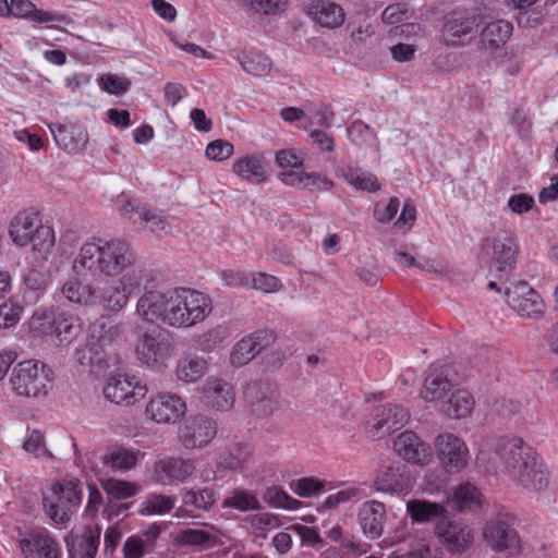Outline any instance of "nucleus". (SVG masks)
<instances>
[{
	"label": "nucleus",
	"mask_w": 558,
	"mask_h": 558,
	"mask_svg": "<svg viewBox=\"0 0 558 558\" xmlns=\"http://www.w3.org/2000/svg\"><path fill=\"white\" fill-rule=\"evenodd\" d=\"M477 460L487 472L504 473L529 494L545 490L550 482V472L542 457L519 437L498 438L492 451H482Z\"/></svg>",
	"instance_id": "nucleus-1"
},
{
	"label": "nucleus",
	"mask_w": 558,
	"mask_h": 558,
	"mask_svg": "<svg viewBox=\"0 0 558 558\" xmlns=\"http://www.w3.org/2000/svg\"><path fill=\"white\" fill-rule=\"evenodd\" d=\"M136 253L122 239H93L85 242L74 258L72 269L77 277L106 276L116 277L132 267Z\"/></svg>",
	"instance_id": "nucleus-2"
},
{
	"label": "nucleus",
	"mask_w": 558,
	"mask_h": 558,
	"mask_svg": "<svg viewBox=\"0 0 558 558\" xmlns=\"http://www.w3.org/2000/svg\"><path fill=\"white\" fill-rule=\"evenodd\" d=\"M52 380L51 369L33 360L17 363L10 375L13 392L26 398H45L52 389Z\"/></svg>",
	"instance_id": "nucleus-3"
},
{
	"label": "nucleus",
	"mask_w": 558,
	"mask_h": 558,
	"mask_svg": "<svg viewBox=\"0 0 558 558\" xmlns=\"http://www.w3.org/2000/svg\"><path fill=\"white\" fill-rule=\"evenodd\" d=\"M483 537L494 551L507 556H518L522 551V542L515 530V518L509 513H499L487 520L483 527Z\"/></svg>",
	"instance_id": "nucleus-4"
},
{
	"label": "nucleus",
	"mask_w": 558,
	"mask_h": 558,
	"mask_svg": "<svg viewBox=\"0 0 558 558\" xmlns=\"http://www.w3.org/2000/svg\"><path fill=\"white\" fill-rule=\"evenodd\" d=\"M82 486L77 481L54 484L43 502L47 515L56 523L68 522L82 501Z\"/></svg>",
	"instance_id": "nucleus-5"
},
{
	"label": "nucleus",
	"mask_w": 558,
	"mask_h": 558,
	"mask_svg": "<svg viewBox=\"0 0 558 558\" xmlns=\"http://www.w3.org/2000/svg\"><path fill=\"white\" fill-rule=\"evenodd\" d=\"M177 293L174 328L193 327L211 312V300L204 293L186 288H177Z\"/></svg>",
	"instance_id": "nucleus-6"
},
{
	"label": "nucleus",
	"mask_w": 558,
	"mask_h": 558,
	"mask_svg": "<svg viewBox=\"0 0 558 558\" xmlns=\"http://www.w3.org/2000/svg\"><path fill=\"white\" fill-rule=\"evenodd\" d=\"M251 413L257 417L281 416L289 402L281 397L278 388L269 383H253L245 391Z\"/></svg>",
	"instance_id": "nucleus-7"
},
{
	"label": "nucleus",
	"mask_w": 558,
	"mask_h": 558,
	"mask_svg": "<svg viewBox=\"0 0 558 558\" xmlns=\"http://www.w3.org/2000/svg\"><path fill=\"white\" fill-rule=\"evenodd\" d=\"M434 446L436 457L447 473L457 474L468 466L470 450L461 437L452 433L439 434Z\"/></svg>",
	"instance_id": "nucleus-8"
},
{
	"label": "nucleus",
	"mask_w": 558,
	"mask_h": 558,
	"mask_svg": "<svg viewBox=\"0 0 558 558\" xmlns=\"http://www.w3.org/2000/svg\"><path fill=\"white\" fill-rule=\"evenodd\" d=\"M99 337L90 336L86 343L76 349V360L81 365L96 366L99 369L108 366L109 355L106 351V343L111 342L121 333L120 327L113 324H104Z\"/></svg>",
	"instance_id": "nucleus-9"
},
{
	"label": "nucleus",
	"mask_w": 558,
	"mask_h": 558,
	"mask_svg": "<svg viewBox=\"0 0 558 558\" xmlns=\"http://www.w3.org/2000/svg\"><path fill=\"white\" fill-rule=\"evenodd\" d=\"M492 248L489 274L499 280L507 279L515 267L519 253L518 242L511 235H498L494 238Z\"/></svg>",
	"instance_id": "nucleus-10"
},
{
	"label": "nucleus",
	"mask_w": 558,
	"mask_h": 558,
	"mask_svg": "<svg viewBox=\"0 0 558 558\" xmlns=\"http://www.w3.org/2000/svg\"><path fill=\"white\" fill-rule=\"evenodd\" d=\"M410 420V412L396 403L379 405L369 422L368 433L373 438H384L403 427Z\"/></svg>",
	"instance_id": "nucleus-11"
},
{
	"label": "nucleus",
	"mask_w": 558,
	"mask_h": 558,
	"mask_svg": "<svg viewBox=\"0 0 558 558\" xmlns=\"http://www.w3.org/2000/svg\"><path fill=\"white\" fill-rule=\"evenodd\" d=\"M133 379L122 374L109 377L102 390L105 398L119 405H130L144 398L147 388Z\"/></svg>",
	"instance_id": "nucleus-12"
},
{
	"label": "nucleus",
	"mask_w": 558,
	"mask_h": 558,
	"mask_svg": "<svg viewBox=\"0 0 558 558\" xmlns=\"http://www.w3.org/2000/svg\"><path fill=\"white\" fill-rule=\"evenodd\" d=\"M186 411L185 402L175 393L162 392L146 407V416L158 424H174Z\"/></svg>",
	"instance_id": "nucleus-13"
},
{
	"label": "nucleus",
	"mask_w": 558,
	"mask_h": 558,
	"mask_svg": "<svg viewBox=\"0 0 558 558\" xmlns=\"http://www.w3.org/2000/svg\"><path fill=\"white\" fill-rule=\"evenodd\" d=\"M396 453L407 462L425 466L433 460V449L416 433L405 430L393 441Z\"/></svg>",
	"instance_id": "nucleus-14"
},
{
	"label": "nucleus",
	"mask_w": 558,
	"mask_h": 558,
	"mask_svg": "<svg viewBox=\"0 0 558 558\" xmlns=\"http://www.w3.org/2000/svg\"><path fill=\"white\" fill-rule=\"evenodd\" d=\"M508 304L520 316L538 318L544 314L541 295L526 282H518L507 290Z\"/></svg>",
	"instance_id": "nucleus-15"
},
{
	"label": "nucleus",
	"mask_w": 558,
	"mask_h": 558,
	"mask_svg": "<svg viewBox=\"0 0 558 558\" xmlns=\"http://www.w3.org/2000/svg\"><path fill=\"white\" fill-rule=\"evenodd\" d=\"M436 534L449 551L462 553L471 547L474 541V531L461 521L441 519L435 527Z\"/></svg>",
	"instance_id": "nucleus-16"
},
{
	"label": "nucleus",
	"mask_w": 558,
	"mask_h": 558,
	"mask_svg": "<svg viewBox=\"0 0 558 558\" xmlns=\"http://www.w3.org/2000/svg\"><path fill=\"white\" fill-rule=\"evenodd\" d=\"M41 215L35 208H26L12 217L8 227V234L17 247H26L32 236L43 227Z\"/></svg>",
	"instance_id": "nucleus-17"
},
{
	"label": "nucleus",
	"mask_w": 558,
	"mask_h": 558,
	"mask_svg": "<svg viewBox=\"0 0 558 558\" xmlns=\"http://www.w3.org/2000/svg\"><path fill=\"white\" fill-rule=\"evenodd\" d=\"M478 26L480 19L477 15L452 13L446 20L442 37L447 45H465L474 36Z\"/></svg>",
	"instance_id": "nucleus-18"
},
{
	"label": "nucleus",
	"mask_w": 558,
	"mask_h": 558,
	"mask_svg": "<svg viewBox=\"0 0 558 558\" xmlns=\"http://www.w3.org/2000/svg\"><path fill=\"white\" fill-rule=\"evenodd\" d=\"M216 432L214 421L206 416H195L180 428L179 438L187 449L203 448L210 442Z\"/></svg>",
	"instance_id": "nucleus-19"
},
{
	"label": "nucleus",
	"mask_w": 558,
	"mask_h": 558,
	"mask_svg": "<svg viewBox=\"0 0 558 558\" xmlns=\"http://www.w3.org/2000/svg\"><path fill=\"white\" fill-rule=\"evenodd\" d=\"M373 486L380 493H403L410 488L411 478L405 466L399 462L381 464L376 471Z\"/></svg>",
	"instance_id": "nucleus-20"
},
{
	"label": "nucleus",
	"mask_w": 558,
	"mask_h": 558,
	"mask_svg": "<svg viewBox=\"0 0 558 558\" xmlns=\"http://www.w3.org/2000/svg\"><path fill=\"white\" fill-rule=\"evenodd\" d=\"M202 402L218 411L230 410L235 401V393L230 383L222 378L209 377L201 387Z\"/></svg>",
	"instance_id": "nucleus-21"
},
{
	"label": "nucleus",
	"mask_w": 558,
	"mask_h": 558,
	"mask_svg": "<svg viewBox=\"0 0 558 558\" xmlns=\"http://www.w3.org/2000/svg\"><path fill=\"white\" fill-rule=\"evenodd\" d=\"M20 547L25 558H61L58 542L46 530L28 533Z\"/></svg>",
	"instance_id": "nucleus-22"
},
{
	"label": "nucleus",
	"mask_w": 558,
	"mask_h": 558,
	"mask_svg": "<svg viewBox=\"0 0 558 558\" xmlns=\"http://www.w3.org/2000/svg\"><path fill=\"white\" fill-rule=\"evenodd\" d=\"M359 521L364 535L371 539L381 536L386 523V507L377 500L362 504L359 509Z\"/></svg>",
	"instance_id": "nucleus-23"
},
{
	"label": "nucleus",
	"mask_w": 558,
	"mask_h": 558,
	"mask_svg": "<svg viewBox=\"0 0 558 558\" xmlns=\"http://www.w3.org/2000/svg\"><path fill=\"white\" fill-rule=\"evenodd\" d=\"M452 388L453 384L448 378V373L444 367H429L420 395L426 402H435L447 397Z\"/></svg>",
	"instance_id": "nucleus-24"
},
{
	"label": "nucleus",
	"mask_w": 558,
	"mask_h": 558,
	"mask_svg": "<svg viewBox=\"0 0 558 558\" xmlns=\"http://www.w3.org/2000/svg\"><path fill=\"white\" fill-rule=\"evenodd\" d=\"M174 541L180 546H193L203 550L222 545L220 532L214 525L203 529H183L177 533Z\"/></svg>",
	"instance_id": "nucleus-25"
},
{
	"label": "nucleus",
	"mask_w": 558,
	"mask_h": 558,
	"mask_svg": "<svg viewBox=\"0 0 558 558\" xmlns=\"http://www.w3.org/2000/svg\"><path fill=\"white\" fill-rule=\"evenodd\" d=\"M306 13L320 26L336 28L343 24L345 14L343 9L330 0H315L307 4Z\"/></svg>",
	"instance_id": "nucleus-26"
},
{
	"label": "nucleus",
	"mask_w": 558,
	"mask_h": 558,
	"mask_svg": "<svg viewBox=\"0 0 558 558\" xmlns=\"http://www.w3.org/2000/svg\"><path fill=\"white\" fill-rule=\"evenodd\" d=\"M136 355L140 361L150 365L165 360L171 351V343L163 337L145 333L136 344Z\"/></svg>",
	"instance_id": "nucleus-27"
},
{
	"label": "nucleus",
	"mask_w": 558,
	"mask_h": 558,
	"mask_svg": "<svg viewBox=\"0 0 558 558\" xmlns=\"http://www.w3.org/2000/svg\"><path fill=\"white\" fill-rule=\"evenodd\" d=\"M145 452L129 449L123 446H116L108 450L102 457V463L113 472H128L134 469Z\"/></svg>",
	"instance_id": "nucleus-28"
},
{
	"label": "nucleus",
	"mask_w": 558,
	"mask_h": 558,
	"mask_svg": "<svg viewBox=\"0 0 558 558\" xmlns=\"http://www.w3.org/2000/svg\"><path fill=\"white\" fill-rule=\"evenodd\" d=\"M510 22L498 20L488 23L481 32L480 47L485 50H499L512 34Z\"/></svg>",
	"instance_id": "nucleus-29"
},
{
	"label": "nucleus",
	"mask_w": 558,
	"mask_h": 558,
	"mask_svg": "<svg viewBox=\"0 0 558 558\" xmlns=\"http://www.w3.org/2000/svg\"><path fill=\"white\" fill-rule=\"evenodd\" d=\"M263 331L254 332L238 341L233 345L230 354L231 363L235 366H243L252 361L266 344V342L263 341Z\"/></svg>",
	"instance_id": "nucleus-30"
},
{
	"label": "nucleus",
	"mask_w": 558,
	"mask_h": 558,
	"mask_svg": "<svg viewBox=\"0 0 558 558\" xmlns=\"http://www.w3.org/2000/svg\"><path fill=\"white\" fill-rule=\"evenodd\" d=\"M474 404V398L469 391L457 389L450 391L449 397L442 401L441 412L451 418L459 420L470 415Z\"/></svg>",
	"instance_id": "nucleus-31"
},
{
	"label": "nucleus",
	"mask_w": 558,
	"mask_h": 558,
	"mask_svg": "<svg viewBox=\"0 0 558 558\" xmlns=\"http://www.w3.org/2000/svg\"><path fill=\"white\" fill-rule=\"evenodd\" d=\"M156 471L161 472L170 482H184L194 472L193 460L180 457H169L161 459L155 464Z\"/></svg>",
	"instance_id": "nucleus-32"
},
{
	"label": "nucleus",
	"mask_w": 558,
	"mask_h": 558,
	"mask_svg": "<svg viewBox=\"0 0 558 558\" xmlns=\"http://www.w3.org/2000/svg\"><path fill=\"white\" fill-rule=\"evenodd\" d=\"M10 16L26 19L38 23L65 21V16L39 10L29 0H11Z\"/></svg>",
	"instance_id": "nucleus-33"
},
{
	"label": "nucleus",
	"mask_w": 558,
	"mask_h": 558,
	"mask_svg": "<svg viewBox=\"0 0 558 558\" xmlns=\"http://www.w3.org/2000/svg\"><path fill=\"white\" fill-rule=\"evenodd\" d=\"M166 298V291L148 290L145 291L136 303V314L145 320H159L162 314V306Z\"/></svg>",
	"instance_id": "nucleus-34"
},
{
	"label": "nucleus",
	"mask_w": 558,
	"mask_h": 558,
	"mask_svg": "<svg viewBox=\"0 0 558 558\" xmlns=\"http://www.w3.org/2000/svg\"><path fill=\"white\" fill-rule=\"evenodd\" d=\"M96 288L92 283H82L78 278L65 281L61 289V295L69 302L80 305L93 304L96 300Z\"/></svg>",
	"instance_id": "nucleus-35"
},
{
	"label": "nucleus",
	"mask_w": 558,
	"mask_h": 558,
	"mask_svg": "<svg viewBox=\"0 0 558 558\" xmlns=\"http://www.w3.org/2000/svg\"><path fill=\"white\" fill-rule=\"evenodd\" d=\"M54 329L53 338L59 344H69L82 333L83 325L77 316L60 312L57 314Z\"/></svg>",
	"instance_id": "nucleus-36"
},
{
	"label": "nucleus",
	"mask_w": 558,
	"mask_h": 558,
	"mask_svg": "<svg viewBox=\"0 0 558 558\" xmlns=\"http://www.w3.org/2000/svg\"><path fill=\"white\" fill-rule=\"evenodd\" d=\"M175 501V496L150 493L140 504L138 513L143 517L166 515L174 509Z\"/></svg>",
	"instance_id": "nucleus-37"
},
{
	"label": "nucleus",
	"mask_w": 558,
	"mask_h": 558,
	"mask_svg": "<svg viewBox=\"0 0 558 558\" xmlns=\"http://www.w3.org/2000/svg\"><path fill=\"white\" fill-rule=\"evenodd\" d=\"M32 252L34 258L39 263H46L53 252L56 245L54 231L50 226L43 225L32 236Z\"/></svg>",
	"instance_id": "nucleus-38"
},
{
	"label": "nucleus",
	"mask_w": 558,
	"mask_h": 558,
	"mask_svg": "<svg viewBox=\"0 0 558 558\" xmlns=\"http://www.w3.org/2000/svg\"><path fill=\"white\" fill-rule=\"evenodd\" d=\"M340 175L348 184L357 191L373 193L380 190V183L377 177L361 168L344 167L340 170Z\"/></svg>",
	"instance_id": "nucleus-39"
},
{
	"label": "nucleus",
	"mask_w": 558,
	"mask_h": 558,
	"mask_svg": "<svg viewBox=\"0 0 558 558\" xmlns=\"http://www.w3.org/2000/svg\"><path fill=\"white\" fill-rule=\"evenodd\" d=\"M448 504L458 511L472 510L481 506V493L474 485L463 483L453 490Z\"/></svg>",
	"instance_id": "nucleus-40"
},
{
	"label": "nucleus",
	"mask_w": 558,
	"mask_h": 558,
	"mask_svg": "<svg viewBox=\"0 0 558 558\" xmlns=\"http://www.w3.org/2000/svg\"><path fill=\"white\" fill-rule=\"evenodd\" d=\"M49 129L53 135L56 144L69 154H76L85 148L87 138L83 133L74 135L73 130H69L61 124H50Z\"/></svg>",
	"instance_id": "nucleus-41"
},
{
	"label": "nucleus",
	"mask_w": 558,
	"mask_h": 558,
	"mask_svg": "<svg viewBox=\"0 0 558 558\" xmlns=\"http://www.w3.org/2000/svg\"><path fill=\"white\" fill-rule=\"evenodd\" d=\"M236 59L243 71L255 77L266 76L272 69L270 58L262 52H242Z\"/></svg>",
	"instance_id": "nucleus-42"
},
{
	"label": "nucleus",
	"mask_w": 558,
	"mask_h": 558,
	"mask_svg": "<svg viewBox=\"0 0 558 558\" xmlns=\"http://www.w3.org/2000/svg\"><path fill=\"white\" fill-rule=\"evenodd\" d=\"M407 510L415 522L424 523L434 521L445 514L442 505L427 500L413 499L408 501Z\"/></svg>",
	"instance_id": "nucleus-43"
},
{
	"label": "nucleus",
	"mask_w": 558,
	"mask_h": 558,
	"mask_svg": "<svg viewBox=\"0 0 558 558\" xmlns=\"http://www.w3.org/2000/svg\"><path fill=\"white\" fill-rule=\"evenodd\" d=\"M232 169L236 175L252 183H260L266 180L265 168L256 157L246 156L238 159Z\"/></svg>",
	"instance_id": "nucleus-44"
},
{
	"label": "nucleus",
	"mask_w": 558,
	"mask_h": 558,
	"mask_svg": "<svg viewBox=\"0 0 558 558\" xmlns=\"http://www.w3.org/2000/svg\"><path fill=\"white\" fill-rule=\"evenodd\" d=\"M57 314L53 310L35 312L29 319L31 331L37 337L53 338Z\"/></svg>",
	"instance_id": "nucleus-45"
},
{
	"label": "nucleus",
	"mask_w": 558,
	"mask_h": 558,
	"mask_svg": "<svg viewBox=\"0 0 558 558\" xmlns=\"http://www.w3.org/2000/svg\"><path fill=\"white\" fill-rule=\"evenodd\" d=\"M102 489L113 499L123 500L137 495L142 486L136 482L109 477L101 480Z\"/></svg>",
	"instance_id": "nucleus-46"
},
{
	"label": "nucleus",
	"mask_w": 558,
	"mask_h": 558,
	"mask_svg": "<svg viewBox=\"0 0 558 558\" xmlns=\"http://www.w3.org/2000/svg\"><path fill=\"white\" fill-rule=\"evenodd\" d=\"M207 372V361L203 357H187L178 363L175 374L178 379L195 383Z\"/></svg>",
	"instance_id": "nucleus-47"
},
{
	"label": "nucleus",
	"mask_w": 558,
	"mask_h": 558,
	"mask_svg": "<svg viewBox=\"0 0 558 558\" xmlns=\"http://www.w3.org/2000/svg\"><path fill=\"white\" fill-rule=\"evenodd\" d=\"M222 507L233 508L245 512L258 510L260 508V504L253 493L246 489L235 488L223 499Z\"/></svg>",
	"instance_id": "nucleus-48"
},
{
	"label": "nucleus",
	"mask_w": 558,
	"mask_h": 558,
	"mask_svg": "<svg viewBox=\"0 0 558 558\" xmlns=\"http://www.w3.org/2000/svg\"><path fill=\"white\" fill-rule=\"evenodd\" d=\"M217 500L215 489L204 487L202 489H189L182 494V501L185 506H192L197 510L209 511Z\"/></svg>",
	"instance_id": "nucleus-49"
},
{
	"label": "nucleus",
	"mask_w": 558,
	"mask_h": 558,
	"mask_svg": "<svg viewBox=\"0 0 558 558\" xmlns=\"http://www.w3.org/2000/svg\"><path fill=\"white\" fill-rule=\"evenodd\" d=\"M100 299L104 308L112 313H119L129 303V298L117 280L102 290Z\"/></svg>",
	"instance_id": "nucleus-50"
},
{
	"label": "nucleus",
	"mask_w": 558,
	"mask_h": 558,
	"mask_svg": "<svg viewBox=\"0 0 558 558\" xmlns=\"http://www.w3.org/2000/svg\"><path fill=\"white\" fill-rule=\"evenodd\" d=\"M290 486L293 493H295L298 496L310 498L320 494L324 490L326 481L316 477H302L293 481Z\"/></svg>",
	"instance_id": "nucleus-51"
},
{
	"label": "nucleus",
	"mask_w": 558,
	"mask_h": 558,
	"mask_svg": "<svg viewBox=\"0 0 558 558\" xmlns=\"http://www.w3.org/2000/svg\"><path fill=\"white\" fill-rule=\"evenodd\" d=\"M101 530L99 526L85 530L82 542L80 544L78 558H95L100 543Z\"/></svg>",
	"instance_id": "nucleus-52"
},
{
	"label": "nucleus",
	"mask_w": 558,
	"mask_h": 558,
	"mask_svg": "<svg viewBox=\"0 0 558 558\" xmlns=\"http://www.w3.org/2000/svg\"><path fill=\"white\" fill-rule=\"evenodd\" d=\"M23 307L12 300L0 305V329H8L15 326L20 319Z\"/></svg>",
	"instance_id": "nucleus-53"
},
{
	"label": "nucleus",
	"mask_w": 558,
	"mask_h": 558,
	"mask_svg": "<svg viewBox=\"0 0 558 558\" xmlns=\"http://www.w3.org/2000/svg\"><path fill=\"white\" fill-rule=\"evenodd\" d=\"M250 284H252V288L265 293H275L282 288V283L279 278L265 272L251 274Z\"/></svg>",
	"instance_id": "nucleus-54"
},
{
	"label": "nucleus",
	"mask_w": 558,
	"mask_h": 558,
	"mask_svg": "<svg viewBox=\"0 0 558 558\" xmlns=\"http://www.w3.org/2000/svg\"><path fill=\"white\" fill-rule=\"evenodd\" d=\"M98 84L102 90L113 95H122L126 93L131 86V82L128 78L120 77L116 74H102L98 78Z\"/></svg>",
	"instance_id": "nucleus-55"
},
{
	"label": "nucleus",
	"mask_w": 558,
	"mask_h": 558,
	"mask_svg": "<svg viewBox=\"0 0 558 558\" xmlns=\"http://www.w3.org/2000/svg\"><path fill=\"white\" fill-rule=\"evenodd\" d=\"M141 225L151 232H163L168 234L170 232L169 223L159 214L146 209L141 210Z\"/></svg>",
	"instance_id": "nucleus-56"
},
{
	"label": "nucleus",
	"mask_w": 558,
	"mask_h": 558,
	"mask_svg": "<svg viewBox=\"0 0 558 558\" xmlns=\"http://www.w3.org/2000/svg\"><path fill=\"white\" fill-rule=\"evenodd\" d=\"M363 497L362 490L356 487H349L328 496L322 505L323 509H332L341 504L359 500Z\"/></svg>",
	"instance_id": "nucleus-57"
},
{
	"label": "nucleus",
	"mask_w": 558,
	"mask_h": 558,
	"mask_svg": "<svg viewBox=\"0 0 558 558\" xmlns=\"http://www.w3.org/2000/svg\"><path fill=\"white\" fill-rule=\"evenodd\" d=\"M145 270L136 269L122 275L117 282L121 287L122 291L130 299L142 286L143 279L145 278Z\"/></svg>",
	"instance_id": "nucleus-58"
},
{
	"label": "nucleus",
	"mask_w": 558,
	"mask_h": 558,
	"mask_svg": "<svg viewBox=\"0 0 558 558\" xmlns=\"http://www.w3.org/2000/svg\"><path fill=\"white\" fill-rule=\"evenodd\" d=\"M389 558H440V551L437 547H433L422 541L413 545L409 551L404 554H395Z\"/></svg>",
	"instance_id": "nucleus-59"
},
{
	"label": "nucleus",
	"mask_w": 558,
	"mask_h": 558,
	"mask_svg": "<svg viewBox=\"0 0 558 558\" xmlns=\"http://www.w3.org/2000/svg\"><path fill=\"white\" fill-rule=\"evenodd\" d=\"M233 145L223 140L210 142L205 150L207 158L215 161H223L229 159L233 154Z\"/></svg>",
	"instance_id": "nucleus-60"
},
{
	"label": "nucleus",
	"mask_w": 558,
	"mask_h": 558,
	"mask_svg": "<svg viewBox=\"0 0 558 558\" xmlns=\"http://www.w3.org/2000/svg\"><path fill=\"white\" fill-rule=\"evenodd\" d=\"M410 17V9L407 3H393L381 13V20L388 25L401 23Z\"/></svg>",
	"instance_id": "nucleus-61"
},
{
	"label": "nucleus",
	"mask_w": 558,
	"mask_h": 558,
	"mask_svg": "<svg viewBox=\"0 0 558 558\" xmlns=\"http://www.w3.org/2000/svg\"><path fill=\"white\" fill-rule=\"evenodd\" d=\"M177 300H178V293L177 289L168 290L166 291V298L162 306V314L159 318V320L168 325L170 327H173V320L175 319L177 314Z\"/></svg>",
	"instance_id": "nucleus-62"
},
{
	"label": "nucleus",
	"mask_w": 558,
	"mask_h": 558,
	"mask_svg": "<svg viewBox=\"0 0 558 558\" xmlns=\"http://www.w3.org/2000/svg\"><path fill=\"white\" fill-rule=\"evenodd\" d=\"M534 204V198L526 193L514 194L508 199L509 209L517 215L530 211Z\"/></svg>",
	"instance_id": "nucleus-63"
},
{
	"label": "nucleus",
	"mask_w": 558,
	"mask_h": 558,
	"mask_svg": "<svg viewBox=\"0 0 558 558\" xmlns=\"http://www.w3.org/2000/svg\"><path fill=\"white\" fill-rule=\"evenodd\" d=\"M332 187H333L332 181L328 180L326 177H322L318 173L305 172L303 175L301 189H305L308 191H316V190L329 191Z\"/></svg>",
	"instance_id": "nucleus-64"
}]
</instances>
